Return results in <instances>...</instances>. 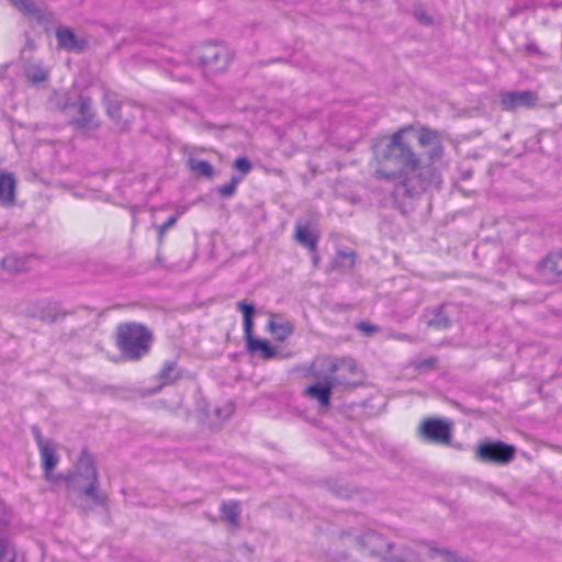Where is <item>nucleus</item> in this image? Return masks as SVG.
<instances>
[{"instance_id":"1","label":"nucleus","mask_w":562,"mask_h":562,"mask_svg":"<svg viewBox=\"0 0 562 562\" xmlns=\"http://www.w3.org/2000/svg\"><path fill=\"white\" fill-rule=\"evenodd\" d=\"M409 131H414L412 124L402 126L391 135L382 137L372 147L378 162V177L386 180L402 178L395 186L396 198H414L437 182L438 173L434 164L445 154L440 134L423 126L419 130L418 144L423 148L428 147L427 160L424 161L406 138Z\"/></svg>"},{"instance_id":"2","label":"nucleus","mask_w":562,"mask_h":562,"mask_svg":"<svg viewBox=\"0 0 562 562\" xmlns=\"http://www.w3.org/2000/svg\"><path fill=\"white\" fill-rule=\"evenodd\" d=\"M154 341L153 331L144 324L127 322L119 324L115 345L124 359L138 361L149 353Z\"/></svg>"},{"instance_id":"3","label":"nucleus","mask_w":562,"mask_h":562,"mask_svg":"<svg viewBox=\"0 0 562 562\" xmlns=\"http://www.w3.org/2000/svg\"><path fill=\"white\" fill-rule=\"evenodd\" d=\"M72 479L75 487L81 496L91 498L97 506L106 505L108 496L98 491L99 474L94 458L87 448H83L80 452Z\"/></svg>"},{"instance_id":"4","label":"nucleus","mask_w":562,"mask_h":562,"mask_svg":"<svg viewBox=\"0 0 562 562\" xmlns=\"http://www.w3.org/2000/svg\"><path fill=\"white\" fill-rule=\"evenodd\" d=\"M60 111L68 119L69 125L78 131H92L100 126L89 97L79 94L75 99L67 98Z\"/></svg>"},{"instance_id":"5","label":"nucleus","mask_w":562,"mask_h":562,"mask_svg":"<svg viewBox=\"0 0 562 562\" xmlns=\"http://www.w3.org/2000/svg\"><path fill=\"white\" fill-rule=\"evenodd\" d=\"M102 102L108 116L121 132H127L134 120L143 114V110L137 103L120 100L117 94L110 90L104 91Z\"/></svg>"},{"instance_id":"6","label":"nucleus","mask_w":562,"mask_h":562,"mask_svg":"<svg viewBox=\"0 0 562 562\" xmlns=\"http://www.w3.org/2000/svg\"><path fill=\"white\" fill-rule=\"evenodd\" d=\"M193 56L211 74L225 71L234 57L229 48L221 43H205L195 48Z\"/></svg>"},{"instance_id":"7","label":"nucleus","mask_w":562,"mask_h":562,"mask_svg":"<svg viewBox=\"0 0 562 562\" xmlns=\"http://www.w3.org/2000/svg\"><path fill=\"white\" fill-rule=\"evenodd\" d=\"M237 308L243 313L244 333L247 341V347L250 352L260 351L263 359H271L276 356V349L263 339L252 337V316L256 312L255 305L240 301L237 303Z\"/></svg>"},{"instance_id":"8","label":"nucleus","mask_w":562,"mask_h":562,"mask_svg":"<svg viewBox=\"0 0 562 562\" xmlns=\"http://www.w3.org/2000/svg\"><path fill=\"white\" fill-rule=\"evenodd\" d=\"M353 541L359 551L370 558H378L384 562L386 551L393 550L395 544L389 541L382 533L368 529L353 536Z\"/></svg>"},{"instance_id":"9","label":"nucleus","mask_w":562,"mask_h":562,"mask_svg":"<svg viewBox=\"0 0 562 562\" xmlns=\"http://www.w3.org/2000/svg\"><path fill=\"white\" fill-rule=\"evenodd\" d=\"M357 375H359V369L356 361L351 358H342L330 363L327 379L334 386L353 389L360 384V381L353 379Z\"/></svg>"},{"instance_id":"10","label":"nucleus","mask_w":562,"mask_h":562,"mask_svg":"<svg viewBox=\"0 0 562 562\" xmlns=\"http://www.w3.org/2000/svg\"><path fill=\"white\" fill-rule=\"evenodd\" d=\"M516 448L503 441H491L477 447L476 459L486 463L507 464L514 458Z\"/></svg>"},{"instance_id":"11","label":"nucleus","mask_w":562,"mask_h":562,"mask_svg":"<svg viewBox=\"0 0 562 562\" xmlns=\"http://www.w3.org/2000/svg\"><path fill=\"white\" fill-rule=\"evenodd\" d=\"M418 432L423 440L438 445H449L452 438L451 425L440 418L425 419Z\"/></svg>"},{"instance_id":"12","label":"nucleus","mask_w":562,"mask_h":562,"mask_svg":"<svg viewBox=\"0 0 562 562\" xmlns=\"http://www.w3.org/2000/svg\"><path fill=\"white\" fill-rule=\"evenodd\" d=\"M539 281L544 284L558 283L562 277V251L549 252L536 266Z\"/></svg>"},{"instance_id":"13","label":"nucleus","mask_w":562,"mask_h":562,"mask_svg":"<svg viewBox=\"0 0 562 562\" xmlns=\"http://www.w3.org/2000/svg\"><path fill=\"white\" fill-rule=\"evenodd\" d=\"M10 516L5 505L0 502V562H16L14 546L9 540Z\"/></svg>"},{"instance_id":"14","label":"nucleus","mask_w":562,"mask_h":562,"mask_svg":"<svg viewBox=\"0 0 562 562\" xmlns=\"http://www.w3.org/2000/svg\"><path fill=\"white\" fill-rule=\"evenodd\" d=\"M538 97L530 90L508 91L501 94V105L505 111H515L518 108H532Z\"/></svg>"},{"instance_id":"15","label":"nucleus","mask_w":562,"mask_h":562,"mask_svg":"<svg viewBox=\"0 0 562 562\" xmlns=\"http://www.w3.org/2000/svg\"><path fill=\"white\" fill-rule=\"evenodd\" d=\"M454 306L452 304H441L425 314L428 327L436 330H446L452 325V315Z\"/></svg>"},{"instance_id":"16","label":"nucleus","mask_w":562,"mask_h":562,"mask_svg":"<svg viewBox=\"0 0 562 562\" xmlns=\"http://www.w3.org/2000/svg\"><path fill=\"white\" fill-rule=\"evenodd\" d=\"M58 46L67 52L82 53L88 47V41L79 37L68 26H59L56 30Z\"/></svg>"},{"instance_id":"17","label":"nucleus","mask_w":562,"mask_h":562,"mask_svg":"<svg viewBox=\"0 0 562 562\" xmlns=\"http://www.w3.org/2000/svg\"><path fill=\"white\" fill-rule=\"evenodd\" d=\"M334 385L325 376L323 382H317L307 386L304 390V395L311 400L317 401L321 409H328L330 407L331 390Z\"/></svg>"},{"instance_id":"18","label":"nucleus","mask_w":562,"mask_h":562,"mask_svg":"<svg viewBox=\"0 0 562 562\" xmlns=\"http://www.w3.org/2000/svg\"><path fill=\"white\" fill-rule=\"evenodd\" d=\"M16 178L13 172L0 169V205L11 206L15 202Z\"/></svg>"},{"instance_id":"19","label":"nucleus","mask_w":562,"mask_h":562,"mask_svg":"<svg viewBox=\"0 0 562 562\" xmlns=\"http://www.w3.org/2000/svg\"><path fill=\"white\" fill-rule=\"evenodd\" d=\"M181 373L178 370V366L176 361H167L165 362L161 370L157 373L156 378L160 381V385L147 392V394H155L162 389L165 385H170L175 383L178 379H180Z\"/></svg>"},{"instance_id":"20","label":"nucleus","mask_w":562,"mask_h":562,"mask_svg":"<svg viewBox=\"0 0 562 562\" xmlns=\"http://www.w3.org/2000/svg\"><path fill=\"white\" fill-rule=\"evenodd\" d=\"M40 454L44 475L48 477L59 461L55 443L53 442L50 445L43 446L40 449Z\"/></svg>"},{"instance_id":"21","label":"nucleus","mask_w":562,"mask_h":562,"mask_svg":"<svg viewBox=\"0 0 562 562\" xmlns=\"http://www.w3.org/2000/svg\"><path fill=\"white\" fill-rule=\"evenodd\" d=\"M417 553L406 546H400L386 551L384 562H417Z\"/></svg>"},{"instance_id":"22","label":"nucleus","mask_w":562,"mask_h":562,"mask_svg":"<svg viewBox=\"0 0 562 562\" xmlns=\"http://www.w3.org/2000/svg\"><path fill=\"white\" fill-rule=\"evenodd\" d=\"M295 239L299 244L306 247L310 251H315L318 243V236L310 231L307 225L297 224L295 226Z\"/></svg>"},{"instance_id":"23","label":"nucleus","mask_w":562,"mask_h":562,"mask_svg":"<svg viewBox=\"0 0 562 562\" xmlns=\"http://www.w3.org/2000/svg\"><path fill=\"white\" fill-rule=\"evenodd\" d=\"M67 314L68 313L61 308L59 303L49 302L42 307L40 318L45 323L54 324L60 319H64Z\"/></svg>"},{"instance_id":"24","label":"nucleus","mask_w":562,"mask_h":562,"mask_svg":"<svg viewBox=\"0 0 562 562\" xmlns=\"http://www.w3.org/2000/svg\"><path fill=\"white\" fill-rule=\"evenodd\" d=\"M25 76L34 85L42 83L48 79V70L41 63L26 61L24 65Z\"/></svg>"},{"instance_id":"25","label":"nucleus","mask_w":562,"mask_h":562,"mask_svg":"<svg viewBox=\"0 0 562 562\" xmlns=\"http://www.w3.org/2000/svg\"><path fill=\"white\" fill-rule=\"evenodd\" d=\"M222 519L233 527L239 526L240 507L237 502H224L220 507Z\"/></svg>"},{"instance_id":"26","label":"nucleus","mask_w":562,"mask_h":562,"mask_svg":"<svg viewBox=\"0 0 562 562\" xmlns=\"http://www.w3.org/2000/svg\"><path fill=\"white\" fill-rule=\"evenodd\" d=\"M268 329L279 341H284L293 333V326L289 322L277 323L273 319L269 321Z\"/></svg>"},{"instance_id":"27","label":"nucleus","mask_w":562,"mask_h":562,"mask_svg":"<svg viewBox=\"0 0 562 562\" xmlns=\"http://www.w3.org/2000/svg\"><path fill=\"white\" fill-rule=\"evenodd\" d=\"M188 166L190 170L195 172L198 176L204 177L206 179H211L214 176V168L206 160L190 158L188 160Z\"/></svg>"},{"instance_id":"28","label":"nucleus","mask_w":562,"mask_h":562,"mask_svg":"<svg viewBox=\"0 0 562 562\" xmlns=\"http://www.w3.org/2000/svg\"><path fill=\"white\" fill-rule=\"evenodd\" d=\"M2 268L10 273H20L27 269L26 260L15 255H8L2 259Z\"/></svg>"},{"instance_id":"29","label":"nucleus","mask_w":562,"mask_h":562,"mask_svg":"<svg viewBox=\"0 0 562 562\" xmlns=\"http://www.w3.org/2000/svg\"><path fill=\"white\" fill-rule=\"evenodd\" d=\"M326 562H360L352 558L349 552L339 547H331L325 553Z\"/></svg>"},{"instance_id":"30","label":"nucleus","mask_w":562,"mask_h":562,"mask_svg":"<svg viewBox=\"0 0 562 562\" xmlns=\"http://www.w3.org/2000/svg\"><path fill=\"white\" fill-rule=\"evenodd\" d=\"M15 8L27 15L41 19L42 12L33 0H9Z\"/></svg>"},{"instance_id":"31","label":"nucleus","mask_w":562,"mask_h":562,"mask_svg":"<svg viewBox=\"0 0 562 562\" xmlns=\"http://www.w3.org/2000/svg\"><path fill=\"white\" fill-rule=\"evenodd\" d=\"M243 180V176H233L228 183L217 188V192L222 198H231L235 194L238 183Z\"/></svg>"},{"instance_id":"32","label":"nucleus","mask_w":562,"mask_h":562,"mask_svg":"<svg viewBox=\"0 0 562 562\" xmlns=\"http://www.w3.org/2000/svg\"><path fill=\"white\" fill-rule=\"evenodd\" d=\"M356 254L353 251L340 250L337 252L336 265L342 269H351L355 266Z\"/></svg>"},{"instance_id":"33","label":"nucleus","mask_w":562,"mask_h":562,"mask_svg":"<svg viewBox=\"0 0 562 562\" xmlns=\"http://www.w3.org/2000/svg\"><path fill=\"white\" fill-rule=\"evenodd\" d=\"M428 548H429V557L430 558H435L436 555H441L442 557V560L445 562H456L457 561V553L448 550V549H443V548H436L431 544H428Z\"/></svg>"},{"instance_id":"34","label":"nucleus","mask_w":562,"mask_h":562,"mask_svg":"<svg viewBox=\"0 0 562 562\" xmlns=\"http://www.w3.org/2000/svg\"><path fill=\"white\" fill-rule=\"evenodd\" d=\"M234 168H236L237 170L241 171L243 176L244 175H247L250 170H251V162L249 161L248 158L246 157H238L235 161H234Z\"/></svg>"},{"instance_id":"35","label":"nucleus","mask_w":562,"mask_h":562,"mask_svg":"<svg viewBox=\"0 0 562 562\" xmlns=\"http://www.w3.org/2000/svg\"><path fill=\"white\" fill-rule=\"evenodd\" d=\"M414 16L423 25L429 26L432 25V18L423 9H416L414 11Z\"/></svg>"},{"instance_id":"36","label":"nucleus","mask_w":562,"mask_h":562,"mask_svg":"<svg viewBox=\"0 0 562 562\" xmlns=\"http://www.w3.org/2000/svg\"><path fill=\"white\" fill-rule=\"evenodd\" d=\"M32 434H33V437H34L37 446H38V449H41L43 446L53 443L52 440H44V438L42 436V431H41L40 427L36 425H34L32 427Z\"/></svg>"},{"instance_id":"37","label":"nucleus","mask_w":562,"mask_h":562,"mask_svg":"<svg viewBox=\"0 0 562 562\" xmlns=\"http://www.w3.org/2000/svg\"><path fill=\"white\" fill-rule=\"evenodd\" d=\"M357 328L362 331L366 336H371L379 331V327L367 322H360L357 324Z\"/></svg>"},{"instance_id":"38","label":"nucleus","mask_w":562,"mask_h":562,"mask_svg":"<svg viewBox=\"0 0 562 562\" xmlns=\"http://www.w3.org/2000/svg\"><path fill=\"white\" fill-rule=\"evenodd\" d=\"M176 222L177 216H171L167 222H165L162 225L158 227V235L160 240L162 239V236L166 233V231L172 227L176 224Z\"/></svg>"},{"instance_id":"39","label":"nucleus","mask_w":562,"mask_h":562,"mask_svg":"<svg viewBox=\"0 0 562 562\" xmlns=\"http://www.w3.org/2000/svg\"><path fill=\"white\" fill-rule=\"evenodd\" d=\"M436 363L437 359L435 357H430L419 362L417 364V369H434L436 367Z\"/></svg>"},{"instance_id":"40","label":"nucleus","mask_w":562,"mask_h":562,"mask_svg":"<svg viewBox=\"0 0 562 562\" xmlns=\"http://www.w3.org/2000/svg\"><path fill=\"white\" fill-rule=\"evenodd\" d=\"M524 50L527 53V54H532V55H540L541 52L539 49V47L537 46L536 43L531 42V43H527L525 46H524Z\"/></svg>"},{"instance_id":"41","label":"nucleus","mask_w":562,"mask_h":562,"mask_svg":"<svg viewBox=\"0 0 562 562\" xmlns=\"http://www.w3.org/2000/svg\"><path fill=\"white\" fill-rule=\"evenodd\" d=\"M34 49H35V44H34L33 40L30 36H27L25 46L21 49V57L24 58V54L26 50H34Z\"/></svg>"},{"instance_id":"42","label":"nucleus","mask_w":562,"mask_h":562,"mask_svg":"<svg viewBox=\"0 0 562 562\" xmlns=\"http://www.w3.org/2000/svg\"><path fill=\"white\" fill-rule=\"evenodd\" d=\"M333 492L338 496H347L345 490L341 486L338 490H333Z\"/></svg>"},{"instance_id":"43","label":"nucleus","mask_w":562,"mask_h":562,"mask_svg":"<svg viewBox=\"0 0 562 562\" xmlns=\"http://www.w3.org/2000/svg\"><path fill=\"white\" fill-rule=\"evenodd\" d=\"M351 533L350 531H342L340 535L341 540H344L346 537H349Z\"/></svg>"}]
</instances>
